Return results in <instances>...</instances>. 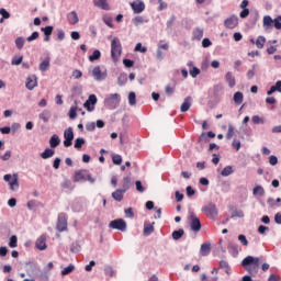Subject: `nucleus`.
Here are the masks:
<instances>
[{"instance_id": "f257e3e1", "label": "nucleus", "mask_w": 281, "mask_h": 281, "mask_svg": "<svg viewBox=\"0 0 281 281\" xmlns=\"http://www.w3.org/2000/svg\"><path fill=\"white\" fill-rule=\"evenodd\" d=\"M120 102H122V95L120 93H112L104 99V105L110 111H115L120 106Z\"/></svg>"}, {"instance_id": "f03ea898", "label": "nucleus", "mask_w": 281, "mask_h": 281, "mask_svg": "<svg viewBox=\"0 0 281 281\" xmlns=\"http://www.w3.org/2000/svg\"><path fill=\"white\" fill-rule=\"evenodd\" d=\"M120 56H122V42H120V38L114 37L111 41V57L114 63H117Z\"/></svg>"}, {"instance_id": "7ed1b4c3", "label": "nucleus", "mask_w": 281, "mask_h": 281, "mask_svg": "<svg viewBox=\"0 0 281 281\" xmlns=\"http://www.w3.org/2000/svg\"><path fill=\"white\" fill-rule=\"evenodd\" d=\"M189 223L191 232H194V234H199V232H201V227H203L201 224V218H199L194 212L190 213Z\"/></svg>"}, {"instance_id": "20e7f679", "label": "nucleus", "mask_w": 281, "mask_h": 281, "mask_svg": "<svg viewBox=\"0 0 281 281\" xmlns=\"http://www.w3.org/2000/svg\"><path fill=\"white\" fill-rule=\"evenodd\" d=\"M3 179L10 186V190L13 192L19 190V176L14 173L13 176L10 173H7L3 176Z\"/></svg>"}, {"instance_id": "39448f33", "label": "nucleus", "mask_w": 281, "mask_h": 281, "mask_svg": "<svg viewBox=\"0 0 281 281\" xmlns=\"http://www.w3.org/2000/svg\"><path fill=\"white\" fill-rule=\"evenodd\" d=\"M201 212L207 214L210 218H216V216H218V209H216L214 202H210L207 205L202 206Z\"/></svg>"}, {"instance_id": "423d86ee", "label": "nucleus", "mask_w": 281, "mask_h": 281, "mask_svg": "<svg viewBox=\"0 0 281 281\" xmlns=\"http://www.w3.org/2000/svg\"><path fill=\"white\" fill-rule=\"evenodd\" d=\"M64 146L65 148H69L74 146V128L68 127L64 131Z\"/></svg>"}, {"instance_id": "0eeeda50", "label": "nucleus", "mask_w": 281, "mask_h": 281, "mask_svg": "<svg viewBox=\"0 0 281 281\" xmlns=\"http://www.w3.org/2000/svg\"><path fill=\"white\" fill-rule=\"evenodd\" d=\"M109 227L111 229H117L119 232H126V221L116 218L110 222Z\"/></svg>"}, {"instance_id": "6e6552de", "label": "nucleus", "mask_w": 281, "mask_h": 281, "mask_svg": "<svg viewBox=\"0 0 281 281\" xmlns=\"http://www.w3.org/2000/svg\"><path fill=\"white\" fill-rule=\"evenodd\" d=\"M130 7L133 10V14H142V12L146 10V3H144L142 0L130 2Z\"/></svg>"}, {"instance_id": "1a4fd4ad", "label": "nucleus", "mask_w": 281, "mask_h": 281, "mask_svg": "<svg viewBox=\"0 0 281 281\" xmlns=\"http://www.w3.org/2000/svg\"><path fill=\"white\" fill-rule=\"evenodd\" d=\"M95 104H98V97L95 94H90L88 100L83 103V106L91 113L92 111H95Z\"/></svg>"}, {"instance_id": "9d476101", "label": "nucleus", "mask_w": 281, "mask_h": 281, "mask_svg": "<svg viewBox=\"0 0 281 281\" xmlns=\"http://www.w3.org/2000/svg\"><path fill=\"white\" fill-rule=\"evenodd\" d=\"M56 229L57 232H67V214H58Z\"/></svg>"}, {"instance_id": "9b49d317", "label": "nucleus", "mask_w": 281, "mask_h": 281, "mask_svg": "<svg viewBox=\"0 0 281 281\" xmlns=\"http://www.w3.org/2000/svg\"><path fill=\"white\" fill-rule=\"evenodd\" d=\"M92 76L94 78V80H97L98 82H102V80H106V70L102 71V69H100V66H95L92 70Z\"/></svg>"}, {"instance_id": "f8f14e48", "label": "nucleus", "mask_w": 281, "mask_h": 281, "mask_svg": "<svg viewBox=\"0 0 281 281\" xmlns=\"http://www.w3.org/2000/svg\"><path fill=\"white\" fill-rule=\"evenodd\" d=\"M238 25V16L236 15H231L224 21V27L227 30H234Z\"/></svg>"}, {"instance_id": "ddd939ff", "label": "nucleus", "mask_w": 281, "mask_h": 281, "mask_svg": "<svg viewBox=\"0 0 281 281\" xmlns=\"http://www.w3.org/2000/svg\"><path fill=\"white\" fill-rule=\"evenodd\" d=\"M87 170H77L74 175V182L80 183L87 181Z\"/></svg>"}, {"instance_id": "4468645a", "label": "nucleus", "mask_w": 281, "mask_h": 281, "mask_svg": "<svg viewBox=\"0 0 281 281\" xmlns=\"http://www.w3.org/2000/svg\"><path fill=\"white\" fill-rule=\"evenodd\" d=\"M35 246L40 251H45V249H47V237L45 235L38 237L36 239Z\"/></svg>"}, {"instance_id": "2eb2a0df", "label": "nucleus", "mask_w": 281, "mask_h": 281, "mask_svg": "<svg viewBox=\"0 0 281 281\" xmlns=\"http://www.w3.org/2000/svg\"><path fill=\"white\" fill-rule=\"evenodd\" d=\"M227 249L231 256H233V258H236V256H238L239 254L240 246H238L237 243L229 241L227 245Z\"/></svg>"}, {"instance_id": "dca6fc26", "label": "nucleus", "mask_w": 281, "mask_h": 281, "mask_svg": "<svg viewBox=\"0 0 281 281\" xmlns=\"http://www.w3.org/2000/svg\"><path fill=\"white\" fill-rule=\"evenodd\" d=\"M25 87L26 89H29V91H34V88L38 87V81L36 80V76L27 77Z\"/></svg>"}, {"instance_id": "f3484780", "label": "nucleus", "mask_w": 281, "mask_h": 281, "mask_svg": "<svg viewBox=\"0 0 281 281\" xmlns=\"http://www.w3.org/2000/svg\"><path fill=\"white\" fill-rule=\"evenodd\" d=\"M124 194H126V191L122 189H116L112 192V199H114V201H116L117 203H122V201H124Z\"/></svg>"}, {"instance_id": "a211bd4d", "label": "nucleus", "mask_w": 281, "mask_h": 281, "mask_svg": "<svg viewBox=\"0 0 281 281\" xmlns=\"http://www.w3.org/2000/svg\"><path fill=\"white\" fill-rule=\"evenodd\" d=\"M109 0H93V5L95 8H100L101 10L109 11L111 10V7L109 5Z\"/></svg>"}, {"instance_id": "6ab92c4d", "label": "nucleus", "mask_w": 281, "mask_h": 281, "mask_svg": "<svg viewBox=\"0 0 281 281\" xmlns=\"http://www.w3.org/2000/svg\"><path fill=\"white\" fill-rule=\"evenodd\" d=\"M190 106H192V97H187L180 106L181 113H188Z\"/></svg>"}, {"instance_id": "aec40b11", "label": "nucleus", "mask_w": 281, "mask_h": 281, "mask_svg": "<svg viewBox=\"0 0 281 281\" xmlns=\"http://www.w3.org/2000/svg\"><path fill=\"white\" fill-rule=\"evenodd\" d=\"M207 137L209 139H214V137H216V134L212 131L205 133V132H202V134L199 136V144H201V142H206L207 140Z\"/></svg>"}, {"instance_id": "412c9836", "label": "nucleus", "mask_w": 281, "mask_h": 281, "mask_svg": "<svg viewBox=\"0 0 281 281\" xmlns=\"http://www.w3.org/2000/svg\"><path fill=\"white\" fill-rule=\"evenodd\" d=\"M67 20L70 23V25H76L80 21L78 18V13L76 11H71L67 14Z\"/></svg>"}, {"instance_id": "4be33fe9", "label": "nucleus", "mask_w": 281, "mask_h": 281, "mask_svg": "<svg viewBox=\"0 0 281 281\" xmlns=\"http://www.w3.org/2000/svg\"><path fill=\"white\" fill-rule=\"evenodd\" d=\"M225 80L231 89L236 87V77L232 75V71L226 72Z\"/></svg>"}, {"instance_id": "5701e85b", "label": "nucleus", "mask_w": 281, "mask_h": 281, "mask_svg": "<svg viewBox=\"0 0 281 281\" xmlns=\"http://www.w3.org/2000/svg\"><path fill=\"white\" fill-rule=\"evenodd\" d=\"M56 155V150H54V148H45L44 151L42 154H40V157L42 159H52V157Z\"/></svg>"}, {"instance_id": "b1692460", "label": "nucleus", "mask_w": 281, "mask_h": 281, "mask_svg": "<svg viewBox=\"0 0 281 281\" xmlns=\"http://www.w3.org/2000/svg\"><path fill=\"white\" fill-rule=\"evenodd\" d=\"M211 251H212V244L204 243V244L201 245L200 255H202V256H210Z\"/></svg>"}, {"instance_id": "393cba45", "label": "nucleus", "mask_w": 281, "mask_h": 281, "mask_svg": "<svg viewBox=\"0 0 281 281\" xmlns=\"http://www.w3.org/2000/svg\"><path fill=\"white\" fill-rule=\"evenodd\" d=\"M49 146L53 149L58 148V146H60V137L57 134H54L53 136H50Z\"/></svg>"}, {"instance_id": "a878e982", "label": "nucleus", "mask_w": 281, "mask_h": 281, "mask_svg": "<svg viewBox=\"0 0 281 281\" xmlns=\"http://www.w3.org/2000/svg\"><path fill=\"white\" fill-rule=\"evenodd\" d=\"M38 117L44 122V124H47L52 119V111L43 110V112L38 114Z\"/></svg>"}, {"instance_id": "bb28decb", "label": "nucleus", "mask_w": 281, "mask_h": 281, "mask_svg": "<svg viewBox=\"0 0 281 281\" xmlns=\"http://www.w3.org/2000/svg\"><path fill=\"white\" fill-rule=\"evenodd\" d=\"M128 82V75L126 72H121L117 77L119 87H124Z\"/></svg>"}, {"instance_id": "cd10ccee", "label": "nucleus", "mask_w": 281, "mask_h": 281, "mask_svg": "<svg viewBox=\"0 0 281 281\" xmlns=\"http://www.w3.org/2000/svg\"><path fill=\"white\" fill-rule=\"evenodd\" d=\"M263 27L266 30H271V27H273V18H271V15L263 16Z\"/></svg>"}, {"instance_id": "c85d7f7f", "label": "nucleus", "mask_w": 281, "mask_h": 281, "mask_svg": "<svg viewBox=\"0 0 281 281\" xmlns=\"http://www.w3.org/2000/svg\"><path fill=\"white\" fill-rule=\"evenodd\" d=\"M183 234H186V231H183V228L176 229L172 232L171 238L173 240H181V238H183Z\"/></svg>"}, {"instance_id": "c756f323", "label": "nucleus", "mask_w": 281, "mask_h": 281, "mask_svg": "<svg viewBox=\"0 0 281 281\" xmlns=\"http://www.w3.org/2000/svg\"><path fill=\"white\" fill-rule=\"evenodd\" d=\"M88 58L90 63H95V60H100V58H102V53L100 49H94Z\"/></svg>"}, {"instance_id": "7c9ffc66", "label": "nucleus", "mask_w": 281, "mask_h": 281, "mask_svg": "<svg viewBox=\"0 0 281 281\" xmlns=\"http://www.w3.org/2000/svg\"><path fill=\"white\" fill-rule=\"evenodd\" d=\"M233 100L235 104H243V100H245V94L241 91H237L233 95Z\"/></svg>"}, {"instance_id": "2f4dec72", "label": "nucleus", "mask_w": 281, "mask_h": 281, "mask_svg": "<svg viewBox=\"0 0 281 281\" xmlns=\"http://www.w3.org/2000/svg\"><path fill=\"white\" fill-rule=\"evenodd\" d=\"M252 194H254V196H265V188L260 184H257L252 189Z\"/></svg>"}, {"instance_id": "473e14b6", "label": "nucleus", "mask_w": 281, "mask_h": 281, "mask_svg": "<svg viewBox=\"0 0 281 281\" xmlns=\"http://www.w3.org/2000/svg\"><path fill=\"white\" fill-rule=\"evenodd\" d=\"M86 144L87 140L83 137H78L75 139L74 148H76V150H80V148Z\"/></svg>"}, {"instance_id": "72a5a7b5", "label": "nucleus", "mask_w": 281, "mask_h": 281, "mask_svg": "<svg viewBox=\"0 0 281 281\" xmlns=\"http://www.w3.org/2000/svg\"><path fill=\"white\" fill-rule=\"evenodd\" d=\"M265 43H267V37L259 35L255 42V45L258 49H262V47H265Z\"/></svg>"}, {"instance_id": "f704fd0d", "label": "nucleus", "mask_w": 281, "mask_h": 281, "mask_svg": "<svg viewBox=\"0 0 281 281\" xmlns=\"http://www.w3.org/2000/svg\"><path fill=\"white\" fill-rule=\"evenodd\" d=\"M132 23H134V25L138 27L139 25H142V23H148V20H144V16L142 15H136L132 19Z\"/></svg>"}, {"instance_id": "c9c22d12", "label": "nucleus", "mask_w": 281, "mask_h": 281, "mask_svg": "<svg viewBox=\"0 0 281 281\" xmlns=\"http://www.w3.org/2000/svg\"><path fill=\"white\" fill-rule=\"evenodd\" d=\"M50 58L46 57L41 64H40V71H47L49 69V63Z\"/></svg>"}, {"instance_id": "e433bc0d", "label": "nucleus", "mask_w": 281, "mask_h": 281, "mask_svg": "<svg viewBox=\"0 0 281 281\" xmlns=\"http://www.w3.org/2000/svg\"><path fill=\"white\" fill-rule=\"evenodd\" d=\"M40 281H49V270L44 268V270L37 276Z\"/></svg>"}, {"instance_id": "4c0bfd02", "label": "nucleus", "mask_w": 281, "mask_h": 281, "mask_svg": "<svg viewBox=\"0 0 281 281\" xmlns=\"http://www.w3.org/2000/svg\"><path fill=\"white\" fill-rule=\"evenodd\" d=\"M121 190H123V192L131 190V178L128 176L123 178V184Z\"/></svg>"}, {"instance_id": "58836bf2", "label": "nucleus", "mask_w": 281, "mask_h": 281, "mask_svg": "<svg viewBox=\"0 0 281 281\" xmlns=\"http://www.w3.org/2000/svg\"><path fill=\"white\" fill-rule=\"evenodd\" d=\"M9 247L11 249H15V247H19V237L16 235H12L9 239Z\"/></svg>"}, {"instance_id": "ea45409f", "label": "nucleus", "mask_w": 281, "mask_h": 281, "mask_svg": "<svg viewBox=\"0 0 281 281\" xmlns=\"http://www.w3.org/2000/svg\"><path fill=\"white\" fill-rule=\"evenodd\" d=\"M128 104L130 106H135L137 104V94L133 91L128 93Z\"/></svg>"}, {"instance_id": "a19ab883", "label": "nucleus", "mask_w": 281, "mask_h": 281, "mask_svg": "<svg viewBox=\"0 0 281 281\" xmlns=\"http://www.w3.org/2000/svg\"><path fill=\"white\" fill-rule=\"evenodd\" d=\"M203 38V29L196 27L193 30V40L194 41H201Z\"/></svg>"}, {"instance_id": "79ce46f5", "label": "nucleus", "mask_w": 281, "mask_h": 281, "mask_svg": "<svg viewBox=\"0 0 281 281\" xmlns=\"http://www.w3.org/2000/svg\"><path fill=\"white\" fill-rule=\"evenodd\" d=\"M75 269H76V266L70 263L68 267L64 268L60 273L63 278H65V276H69V273H74Z\"/></svg>"}, {"instance_id": "37998d69", "label": "nucleus", "mask_w": 281, "mask_h": 281, "mask_svg": "<svg viewBox=\"0 0 281 281\" xmlns=\"http://www.w3.org/2000/svg\"><path fill=\"white\" fill-rule=\"evenodd\" d=\"M155 232V226L153 224L148 223L144 225V236H150Z\"/></svg>"}, {"instance_id": "c03bdc74", "label": "nucleus", "mask_w": 281, "mask_h": 281, "mask_svg": "<svg viewBox=\"0 0 281 281\" xmlns=\"http://www.w3.org/2000/svg\"><path fill=\"white\" fill-rule=\"evenodd\" d=\"M222 177H229V175H234V167L233 166H226L224 167V170L221 171Z\"/></svg>"}, {"instance_id": "a18cd8bd", "label": "nucleus", "mask_w": 281, "mask_h": 281, "mask_svg": "<svg viewBox=\"0 0 281 281\" xmlns=\"http://www.w3.org/2000/svg\"><path fill=\"white\" fill-rule=\"evenodd\" d=\"M82 249V247L80 246V244L78 241H74L70 246V251L72 254H80V250Z\"/></svg>"}, {"instance_id": "49530a36", "label": "nucleus", "mask_w": 281, "mask_h": 281, "mask_svg": "<svg viewBox=\"0 0 281 281\" xmlns=\"http://www.w3.org/2000/svg\"><path fill=\"white\" fill-rule=\"evenodd\" d=\"M68 116L70 120H76V117H78V108L77 106H71L69 112H68Z\"/></svg>"}, {"instance_id": "de8ad7c7", "label": "nucleus", "mask_w": 281, "mask_h": 281, "mask_svg": "<svg viewBox=\"0 0 281 281\" xmlns=\"http://www.w3.org/2000/svg\"><path fill=\"white\" fill-rule=\"evenodd\" d=\"M71 210L75 213H80L82 211V203L75 201L71 205Z\"/></svg>"}, {"instance_id": "09e8293b", "label": "nucleus", "mask_w": 281, "mask_h": 281, "mask_svg": "<svg viewBox=\"0 0 281 281\" xmlns=\"http://www.w3.org/2000/svg\"><path fill=\"white\" fill-rule=\"evenodd\" d=\"M41 32H43L44 35L52 36V34H54V26L47 25L45 27H42Z\"/></svg>"}, {"instance_id": "8fccbe9b", "label": "nucleus", "mask_w": 281, "mask_h": 281, "mask_svg": "<svg viewBox=\"0 0 281 281\" xmlns=\"http://www.w3.org/2000/svg\"><path fill=\"white\" fill-rule=\"evenodd\" d=\"M112 164L114 166H122V156L117 154L112 155Z\"/></svg>"}, {"instance_id": "3c124183", "label": "nucleus", "mask_w": 281, "mask_h": 281, "mask_svg": "<svg viewBox=\"0 0 281 281\" xmlns=\"http://www.w3.org/2000/svg\"><path fill=\"white\" fill-rule=\"evenodd\" d=\"M272 27L276 30H281V15H278L272 20Z\"/></svg>"}, {"instance_id": "603ef678", "label": "nucleus", "mask_w": 281, "mask_h": 281, "mask_svg": "<svg viewBox=\"0 0 281 281\" xmlns=\"http://www.w3.org/2000/svg\"><path fill=\"white\" fill-rule=\"evenodd\" d=\"M256 67H258V65L254 64L252 65V69L248 70L246 74L247 80H252L254 76H256Z\"/></svg>"}, {"instance_id": "864d4df0", "label": "nucleus", "mask_w": 281, "mask_h": 281, "mask_svg": "<svg viewBox=\"0 0 281 281\" xmlns=\"http://www.w3.org/2000/svg\"><path fill=\"white\" fill-rule=\"evenodd\" d=\"M123 65L126 69H131L132 67H135V61L133 59L124 58Z\"/></svg>"}, {"instance_id": "5fc2aeb1", "label": "nucleus", "mask_w": 281, "mask_h": 281, "mask_svg": "<svg viewBox=\"0 0 281 281\" xmlns=\"http://www.w3.org/2000/svg\"><path fill=\"white\" fill-rule=\"evenodd\" d=\"M186 192H187V196L189 199H192V196H194L196 194V190H194V188H192V186H188L186 188Z\"/></svg>"}, {"instance_id": "6e6d98bb", "label": "nucleus", "mask_w": 281, "mask_h": 281, "mask_svg": "<svg viewBox=\"0 0 281 281\" xmlns=\"http://www.w3.org/2000/svg\"><path fill=\"white\" fill-rule=\"evenodd\" d=\"M25 45V38L24 37H16L15 38V46L18 47V49H21L22 47H24Z\"/></svg>"}, {"instance_id": "4d7b16f0", "label": "nucleus", "mask_w": 281, "mask_h": 281, "mask_svg": "<svg viewBox=\"0 0 281 281\" xmlns=\"http://www.w3.org/2000/svg\"><path fill=\"white\" fill-rule=\"evenodd\" d=\"M134 52H140V54H146V52H148V48H146V46H143L142 43H137Z\"/></svg>"}, {"instance_id": "13d9d810", "label": "nucleus", "mask_w": 281, "mask_h": 281, "mask_svg": "<svg viewBox=\"0 0 281 281\" xmlns=\"http://www.w3.org/2000/svg\"><path fill=\"white\" fill-rule=\"evenodd\" d=\"M189 74L191 77L196 78V76H199V74H201V69H199V67L193 66L190 70Z\"/></svg>"}, {"instance_id": "bf43d9fd", "label": "nucleus", "mask_w": 281, "mask_h": 281, "mask_svg": "<svg viewBox=\"0 0 281 281\" xmlns=\"http://www.w3.org/2000/svg\"><path fill=\"white\" fill-rule=\"evenodd\" d=\"M251 121L252 124H265V117H260L259 115H254Z\"/></svg>"}, {"instance_id": "052dcab7", "label": "nucleus", "mask_w": 281, "mask_h": 281, "mask_svg": "<svg viewBox=\"0 0 281 281\" xmlns=\"http://www.w3.org/2000/svg\"><path fill=\"white\" fill-rule=\"evenodd\" d=\"M137 192H146V187L142 183L140 180L135 181Z\"/></svg>"}, {"instance_id": "680f3d73", "label": "nucleus", "mask_w": 281, "mask_h": 281, "mask_svg": "<svg viewBox=\"0 0 281 281\" xmlns=\"http://www.w3.org/2000/svg\"><path fill=\"white\" fill-rule=\"evenodd\" d=\"M38 36H41V33H38L37 31H34L29 37H26V41L29 43H32V41H36Z\"/></svg>"}, {"instance_id": "e2e57ef3", "label": "nucleus", "mask_w": 281, "mask_h": 281, "mask_svg": "<svg viewBox=\"0 0 281 281\" xmlns=\"http://www.w3.org/2000/svg\"><path fill=\"white\" fill-rule=\"evenodd\" d=\"M237 238H238L239 243H241V245H244V247H247V245H249V240H247V236L239 234Z\"/></svg>"}, {"instance_id": "0e129e2a", "label": "nucleus", "mask_w": 281, "mask_h": 281, "mask_svg": "<svg viewBox=\"0 0 281 281\" xmlns=\"http://www.w3.org/2000/svg\"><path fill=\"white\" fill-rule=\"evenodd\" d=\"M104 273L109 276V278H113L115 276V271L113 270V267L108 266L104 268Z\"/></svg>"}, {"instance_id": "69168bd1", "label": "nucleus", "mask_w": 281, "mask_h": 281, "mask_svg": "<svg viewBox=\"0 0 281 281\" xmlns=\"http://www.w3.org/2000/svg\"><path fill=\"white\" fill-rule=\"evenodd\" d=\"M126 218H135V213L133 212V207H128L124 210Z\"/></svg>"}, {"instance_id": "338daca9", "label": "nucleus", "mask_w": 281, "mask_h": 281, "mask_svg": "<svg viewBox=\"0 0 281 281\" xmlns=\"http://www.w3.org/2000/svg\"><path fill=\"white\" fill-rule=\"evenodd\" d=\"M21 63H23V56H20V57L14 56L11 60V65H15V66L21 65Z\"/></svg>"}, {"instance_id": "774afa93", "label": "nucleus", "mask_w": 281, "mask_h": 281, "mask_svg": "<svg viewBox=\"0 0 281 281\" xmlns=\"http://www.w3.org/2000/svg\"><path fill=\"white\" fill-rule=\"evenodd\" d=\"M232 137H234V125L229 124L226 134V139H232Z\"/></svg>"}]
</instances>
